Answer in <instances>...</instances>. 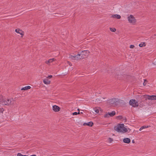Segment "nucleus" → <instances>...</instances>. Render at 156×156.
Segmentation results:
<instances>
[{
    "label": "nucleus",
    "instance_id": "f257e3e1",
    "mask_svg": "<svg viewBox=\"0 0 156 156\" xmlns=\"http://www.w3.org/2000/svg\"><path fill=\"white\" fill-rule=\"evenodd\" d=\"M114 129L118 132L122 133H125L127 132L128 131L130 130L129 128L127 129L125 128L123 124H119L115 126L114 127Z\"/></svg>",
    "mask_w": 156,
    "mask_h": 156
},
{
    "label": "nucleus",
    "instance_id": "f03ea898",
    "mask_svg": "<svg viewBox=\"0 0 156 156\" xmlns=\"http://www.w3.org/2000/svg\"><path fill=\"white\" fill-rule=\"evenodd\" d=\"M15 104V101L13 98H7L4 99L2 102V105H13Z\"/></svg>",
    "mask_w": 156,
    "mask_h": 156
},
{
    "label": "nucleus",
    "instance_id": "7ed1b4c3",
    "mask_svg": "<svg viewBox=\"0 0 156 156\" xmlns=\"http://www.w3.org/2000/svg\"><path fill=\"white\" fill-rule=\"evenodd\" d=\"M89 53V51L87 50L82 51L80 54H78L76 56V59H81L82 58H84L88 55Z\"/></svg>",
    "mask_w": 156,
    "mask_h": 156
},
{
    "label": "nucleus",
    "instance_id": "20e7f679",
    "mask_svg": "<svg viewBox=\"0 0 156 156\" xmlns=\"http://www.w3.org/2000/svg\"><path fill=\"white\" fill-rule=\"evenodd\" d=\"M127 20L129 23L133 25L136 24V20L134 17L132 15H130L127 17Z\"/></svg>",
    "mask_w": 156,
    "mask_h": 156
},
{
    "label": "nucleus",
    "instance_id": "39448f33",
    "mask_svg": "<svg viewBox=\"0 0 156 156\" xmlns=\"http://www.w3.org/2000/svg\"><path fill=\"white\" fill-rule=\"evenodd\" d=\"M110 104L114 106L117 105L120 102V100L118 98H113L109 101Z\"/></svg>",
    "mask_w": 156,
    "mask_h": 156
},
{
    "label": "nucleus",
    "instance_id": "423d86ee",
    "mask_svg": "<svg viewBox=\"0 0 156 156\" xmlns=\"http://www.w3.org/2000/svg\"><path fill=\"white\" fill-rule=\"evenodd\" d=\"M129 104L133 107H136L138 106V102L135 99H131L129 101Z\"/></svg>",
    "mask_w": 156,
    "mask_h": 156
},
{
    "label": "nucleus",
    "instance_id": "0eeeda50",
    "mask_svg": "<svg viewBox=\"0 0 156 156\" xmlns=\"http://www.w3.org/2000/svg\"><path fill=\"white\" fill-rule=\"evenodd\" d=\"M144 97L145 98L146 100H147V99L151 100H156V95H144Z\"/></svg>",
    "mask_w": 156,
    "mask_h": 156
},
{
    "label": "nucleus",
    "instance_id": "6e6552de",
    "mask_svg": "<svg viewBox=\"0 0 156 156\" xmlns=\"http://www.w3.org/2000/svg\"><path fill=\"white\" fill-rule=\"evenodd\" d=\"M52 109L55 112H58L60 111V108L58 106L55 105L52 107Z\"/></svg>",
    "mask_w": 156,
    "mask_h": 156
},
{
    "label": "nucleus",
    "instance_id": "1a4fd4ad",
    "mask_svg": "<svg viewBox=\"0 0 156 156\" xmlns=\"http://www.w3.org/2000/svg\"><path fill=\"white\" fill-rule=\"evenodd\" d=\"M15 31L17 33L20 34L21 35V37H23L24 35V33L23 31L19 29H17L15 30Z\"/></svg>",
    "mask_w": 156,
    "mask_h": 156
},
{
    "label": "nucleus",
    "instance_id": "9d476101",
    "mask_svg": "<svg viewBox=\"0 0 156 156\" xmlns=\"http://www.w3.org/2000/svg\"><path fill=\"white\" fill-rule=\"evenodd\" d=\"M111 18H115L117 19H119L121 18V16L118 14H115L112 15L111 16Z\"/></svg>",
    "mask_w": 156,
    "mask_h": 156
},
{
    "label": "nucleus",
    "instance_id": "9b49d317",
    "mask_svg": "<svg viewBox=\"0 0 156 156\" xmlns=\"http://www.w3.org/2000/svg\"><path fill=\"white\" fill-rule=\"evenodd\" d=\"M55 59L54 58L50 59L48 61H46L45 63L48 65H49L50 63H51L53 61H55Z\"/></svg>",
    "mask_w": 156,
    "mask_h": 156
},
{
    "label": "nucleus",
    "instance_id": "f8f14e48",
    "mask_svg": "<svg viewBox=\"0 0 156 156\" xmlns=\"http://www.w3.org/2000/svg\"><path fill=\"white\" fill-rule=\"evenodd\" d=\"M123 141L125 143L129 144L130 142V140L128 138H125L123 140Z\"/></svg>",
    "mask_w": 156,
    "mask_h": 156
},
{
    "label": "nucleus",
    "instance_id": "ddd939ff",
    "mask_svg": "<svg viewBox=\"0 0 156 156\" xmlns=\"http://www.w3.org/2000/svg\"><path fill=\"white\" fill-rule=\"evenodd\" d=\"M43 83L46 84H50L51 81L47 79H45L43 80Z\"/></svg>",
    "mask_w": 156,
    "mask_h": 156
},
{
    "label": "nucleus",
    "instance_id": "4468645a",
    "mask_svg": "<svg viewBox=\"0 0 156 156\" xmlns=\"http://www.w3.org/2000/svg\"><path fill=\"white\" fill-rule=\"evenodd\" d=\"M94 111L97 113H99V111H101V109L99 107H96L94 108Z\"/></svg>",
    "mask_w": 156,
    "mask_h": 156
},
{
    "label": "nucleus",
    "instance_id": "2eb2a0df",
    "mask_svg": "<svg viewBox=\"0 0 156 156\" xmlns=\"http://www.w3.org/2000/svg\"><path fill=\"white\" fill-rule=\"evenodd\" d=\"M93 123L91 122H89L88 123H85L83 124V125H87L90 126H93Z\"/></svg>",
    "mask_w": 156,
    "mask_h": 156
},
{
    "label": "nucleus",
    "instance_id": "dca6fc26",
    "mask_svg": "<svg viewBox=\"0 0 156 156\" xmlns=\"http://www.w3.org/2000/svg\"><path fill=\"white\" fill-rule=\"evenodd\" d=\"M109 117H112L115 114V111H113L111 112H108Z\"/></svg>",
    "mask_w": 156,
    "mask_h": 156
},
{
    "label": "nucleus",
    "instance_id": "f3484780",
    "mask_svg": "<svg viewBox=\"0 0 156 156\" xmlns=\"http://www.w3.org/2000/svg\"><path fill=\"white\" fill-rule=\"evenodd\" d=\"M31 88V87L30 86H26L24 87H23L21 89V90H26L28 89H30Z\"/></svg>",
    "mask_w": 156,
    "mask_h": 156
},
{
    "label": "nucleus",
    "instance_id": "a211bd4d",
    "mask_svg": "<svg viewBox=\"0 0 156 156\" xmlns=\"http://www.w3.org/2000/svg\"><path fill=\"white\" fill-rule=\"evenodd\" d=\"M139 46L140 47H143L146 46V44L145 42H142L139 44Z\"/></svg>",
    "mask_w": 156,
    "mask_h": 156
},
{
    "label": "nucleus",
    "instance_id": "6ab92c4d",
    "mask_svg": "<svg viewBox=\"0 0 156 156\" xmlns=\"http://www.w3.org/2000/svg\"><path fill=\"white\" fill-rule=\"evenodd\" d=\"M76 56H77V55H75L74 56H73L72 55H70L69 56V58L72 59H76Z\"/></svg>",
    "mask_w": 156,
    "mask_h": 156
},
{
    "label": "nucleus",
    "instance_id": "aec40b11",
    "mask_svg": "<svg viewBox=\"0 0 156 156\" xmlns=\"http://www.w3.org/2000/svg\"><path fill=\"white\" fill-rule=\"evenodd\" d=\"M148 127V126H142L141 127L140 129H139V130L140 131H141L143 129H145V128H147Z\"/></svg>",
    "mask_w": 156,
    "mask_h": 156
},
{
    "label": "nucleus",
    "instance_id": "412c9836",
    "mask_svg": "<svg viewBox=\"0 0 156 156\" xmlns=\"http://www.w3.org/2000/svg\"><path fill=\"white\" fill-rule=\"evenodd\" d=\"M4 99H3L2 95H0V104H2V102Z\"/></svg>",
    "mask_w": 156,
    "mask_h": 156
},
{
    "label": "nucleus",
    "instance_id": "4be33fe9",
    "mask_svg": "<svg viewBox=\"0 0 156 156\" xmlns=\"http://www.w3.org/2000/svg\"><path fill=\"white\" fill-rule=\"evenodd\" d=\"M110 30L111 31L113 32H115L116 30V29L114 28H110Z\"/></svg>",
    "mask_w": 156,
    "mask_h": 156
},
{
    "label": "nucleus",
    "instance_id": "5701e85b",
    "mask_svg": "<svg viewBox=\"0 0 156 156\" xmlns=\"http://www.w3.org/2000/svg\"><path fill=\"white\" fill-rule=\"evenodd\" d=\"M104 117L105 118H108L109 117V115H108V113H106V114H105L104 115Z\"/></svg>",
    "mask_w": 156,
    "mask_h": 156
},
{
    "label": "nucleus",
    "instance_id": "b1692460",
    "mask_svg": "<svg viewBox=\"0 0 156 156\" xmlns=\"http://www.w3.org/2000/svg\"><path fill=\"white\" fill-rule=\"evenodd\" d=\"M80 114V112H73V113H72V115H76L78 114Z\"/></svg>",
    "mask_w": 156,
    "mask_h": 156
},
{
    "label": "nucleus",
    "instance_id": "393cba45",
    "mask_svg": "<svg viewBox=\"0 0 156 156\" xmlns=\"http://www.w3.org/2000/svg\"><path fill=\"white\" fill-rule=\"evenodd\" d=\"M108 142L110 143L112 142L113 141V139L111 138H109L108 139Z\"/></svg>",
    "mask_w": 156,
    "mask_h": 156
},
{
    "label": "nucleus",
    "instance_id": "a878e982",
    "mask_svg": "<svg viewBox=\"0 0 156 156\" xmlns=\"http://www.w3.org/2000/svg\"><path fill=\"white\" fill-rule=\"evenodd\" d=\"M17 156H27L26 155H23L20 153H18L17 154Z\"/></svg>",
    "mask_w": 156,
    "mask_h": 156
},
{
    "label": "nucleus",
    "instance_id": "bb28decb",
    "mask_svg": "<svg viewBox=\"0 0 156 156\" xmlns=\"http://www.w3.org/2000/svg\"><path fill=\"white\" fill-rule=\"evenodd\" d=\"M4 111L3 108H0V113H2Z\"/></svg>",
    "mask_w": 156,
    "mask_h": 156
},
{
    "label": "nucleus",
    "instance_id": "cd10ccee",
    "mask_svg": "<svg viewBox=\"0 0 156 156\" xmlns=\"http://www.w3.org/2000/svg\"><path fill=\"white\" fill-rule=\"evenodd\" d=\"M144 83H143V84L144 86H145L146 85V83H145L146 82H147V80H146V79H144Z\"/></svg>",
    "mask_w": 156,
    "mask_h": 156
},
{
    "label": "nucleus",
    "instance_id": "c85d7f7f",
    "mask_svg": "<svg viewBox=\"0 0 156 156\" xmlns=\"http://www.w3.org/2000/svg\"><path fill=\"white\" fill-rule=\"evenodd\" d=\"M134 47V46L133 45H131L130 46V48H133Z\"/></svg>",
    "mask_w": 156,
    "mask_h": 156
},
{
    "label": "nucleus",
    "instance_id": "c756f323",
    "mask_svg": "<svg viewBox=\"0 0 156 156\" xmlns=\"http://www.w3.org/2000/svg\"><path fill=\"white\" fill-rule=\"evenodd\" d=\"M52 77V76L49 75V76H47V78L50 79V78H51Z\"/></svg>",
    "mask_w": 156,
    "mask_h": 156
},
{
    "label": "nucleus",
    "instance_id": "7c9ffc66",
    "mask_svg": "<svg viewBox=\"0 0 156 156\" xmlns=\"http://www.w3.org/2000/svg\"><path fill=\"white\" fill-rule=\"evenodd\" d=\"M156 36V34H154L153 36V38H154V37Z\"/></svg>",
    "mask_w": 156,
    "mask_h": 156
},
{
    "label": "nucleus",
    "instance_id": "2f4dec72",
    "mask_svg": "<svg viewBox=\"0 0 156 156\" xmlns=\"http://www.w3.org/2000/svg\"><path fill=\"white\" fill-rule=\"evenodd\" d=\"M132 142L133 143H134V142H135L134 140H132Z\"/></svg>",
    "mask_w": 156,
    "mask_h": 156
},
{
    "label": "nucleus",
    "instance_id": "473e14b6",
    "mask_svg": "<svg viewBox=\"0 0 156 156\" xmlns=\"http://www.w3.org/2000/svg\"><path fill=\"white\" fill-rule=\"evenodd\" d=\"M30 156H37L35 155H30Z\"/></svg>",
    "mask_w": 156,
    "mask_h": 156
},
{
    "label": "nucleus",
    "instance_id": "72a5a7b5",
    "mask_svg": "<svg viewBox=\"0 0 156 156\" xmlns=\"http://www.w3.org/2000/svg\"><path fill=\"white\" fill-rule=\"evenodd\" d=\"M83 54L84 55H86V53H85V52H84V53H83Z\"/></svg>",
    "mask_w": 156,
    "mask_h": 156
},
{
    "label": "nucleus",
    "instance_id": "f704fd0d",
    "mask_svg": "<svg viewBox=\"0 0 156 156\" xmlns=\"http://www.w3.org/2000/svg\"><path fill=\"white\" fill-rule=\"evenodd\" d=\"M77 110L79 111V112H80V110H79V109H77Z\"/></svg>",
    "mask_w": 156,
    "mask_h": 156
},
{
    "label": "nucleus",
    "instance_id": "c9c22d12",
    "mask_svg": "<svg viewBox=\"0 0 156 156\" xmlns=\"http://www.w3.org/2000/svg\"><path fill=\"white\" fill-rule=\"evenodd\" d=\"M98 99H96V101H98Z\"/></svg>",
    "mask_w": 156,
    "mask_h": 156
},
{
    "label": "nucleus",
    "instance_id": "e433bc0d",
    "mask_svg": "<svg viewBox=\"0 0 156 156\" xmlns=\"http://www.w3.org/2000/svg\"><path fill=\"white\" fill-rule=\"evenodd\" d=\"M80 113H81V114H83V112H80Z\"/></svg>",
    "mask_w": 156,
    "mask_h": 156
}]
</instances>
